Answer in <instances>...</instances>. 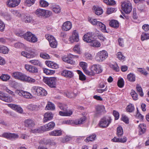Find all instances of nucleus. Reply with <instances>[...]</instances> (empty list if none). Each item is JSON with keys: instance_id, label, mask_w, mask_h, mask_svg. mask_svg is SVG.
Segmentation results:
<instances>
[{"instance_id": "nucleus-59", "label": "nucleus", "mask_w": 149, "mask_h": 149, "mask_svg": "<svg viewBox=\"0 0 149 149\" xmlns=\"http://www.w3.org/2000/svg\"><path fill=\"white\" fill-rule=\"evenodd\" d=\"M126 108L127 111L130 112H132L134 111V106L132 104L128 105Z\"/></svg>"}, {"instance_id": "nucleus-14", "label": "nucleus", "mask_w": 149, "mask_h": 149, "mask_svg": "<svg viewBox=\"0 0 149 149\" xmlns=\"http://www.w3.org/2000/svg\"><path fill=\"white\" fill-rule=\"evenodd\" d=\"M24 123L25 126L29 128H32L35 125L34 121L31 119L29 118L26 120Z\"/></svg>"}, {"instance_id": "nucleus-62", "label": "nucleus", "mask_w": 149, "mask_h": 149, "mask_svg": "<svg viewBox=\"0 0 149 149\" xmlns=\"http://www.w3.org/2000/svg\"><path fill=\"white\" fill-rule=\"evenodd\" d=\"M18 138L19 135L15 133H11L10 139L11 140H13Z\"/></svg>"}, {"instance_id": "nucleus-24", "label": "nucleus", "mask_w": 149, "mask_h": 149, "mask_svg": "<svg viewBox=\"0 0 149 149\" xmlns=\"http://www.w3.org/2000/svg\"><path fill=\"white\" fill-rule=\"evenodd\" d=\"M86 119V117L84 116L80 118L79 119H77L73 120L72 121V123L76 125L82 124L85 122Z\"/></svg>"}, {"instance_id": "nucleus-57", "label": "nucleus", "mask_w": 149, "mask_h": 149, "mask_svg": "<svg viewBox=\"0 0 149 149\" xmlns=\"http://www.w3.org/2000/svg\"><path fill=\"white\" fill-rule=\"evenodd\" d=\"M89 22L93 25H97L100 21H97L96 19H88Z\"/></svg>"}, {"instance_id": "nucleus-9", "label": "nucleus", "mask_w": 149, "mask_h": 149, "mask_svg": "<svg viewBox=\"0 0 149 149\" xmlns=\"http://www.w3.org/2000/svg\"><path fill=\"white\" fill-rule=\"evenodd\" d=\"M94 33L92 32H88L85 34L83 37V40L87 42L91 43L95 39L93 37Z\"/></svg>"}, {"instance_id": "nucleus-5", "label": "nucleus", "mask_w": 149, "mask_h": 149, "mask_svg": "<svg viewBox=\"0 0 149 149\" xmlns=\"http://www.w3.org/2000/svg\"><path fill=\"white\" fill-rule=\"evenodd\" d=\"M35 14L38 17L45 16L48 17L51 15L52 12L49 10L40 8L37 9L35 11Z\"/></svg>"}, {"instance_id": "nucleus-51", "label": "nucleus", "mask_w": 149, "mask_h": 149, "mask_svg": "<svg viewBox=\"0 0 149 149\" xmlns=\"http://www.w3.org/2000/svg\"><path fill=\"white\" fill-rule=\"evenodd\" d=\"M58 107L61 110L64 111H67V110L68 106L65 104H58Z\"/></svg>"}, {"instance_id": "nucleus-25", "label": "nucleus", "mask_w": 149, "mask_h": 149, "mask_svg": "<svg viewBox=\"0 0 149 149\" xmlns=\"http://www.w3.org/2000/svg\"><path fill=\"white\" fill-rule=\"evenodd\" d=\"M45 64L48 67L56 69L58 68L57 64L50 61H46Z\"/></svg>"}, {"instance_id": "nucleus-17", "label": "nucleus", "mask_w": 149, "mask_h": 149, "mask_svg": "<svg viewBox=\"0 0 149 149\" xmlns=\"http://www.w3.org/2000/svg\"><path fill=\"white\" fill-rule=\"evenodd\" d=\"M71 23L68 21L64 22L62 26L63 30L64 31H67L70 30L72 27Z\"/></svg>"}, {"instance_id": "nucleus-10", "label": "nucleus", "mask_w": 149, "mask_h": 149, "mask_svg": "<svg viewBox=\"0 0 149 149\" xmlns=\"http://www.w3.org/2000/svg\"><path fill=\"white\" fill-rule=\"evenodd\" d=\"M69 40L72 43L74 42H77L79 41V35L76 30H75L73 31L72 36L69 38Z\"/></svg>"}, {"instance_id": "nucleus-7", "label": "nucleus", "mask_w": 149, "mask_h": 149, "mask_svg": "<svg viewBox=\"0 0 149 149\" xmlns=\"http://www.w3.org/2000/svg\"><path fill=\"white\" fill-rule=\"evenodd\" d=\"M75 57L78 58V56L76 55H74L70 54L67 57L63 56L62 58L63 61L67 62L71 64L74 65L75 63V61L74 60V58Z\"/></svg>"}, {"instance_id": "nucleus-39", "label": "nucleus", "mask_w": 149, "mask_h": 149, "mask_svg": "<svg viewBox=\"0 0 149 149\" xmlns=\"http://www.w3.org/2000/svg\"><path fill=\"white\" fill-rule=\"evenodd\" d=\"M44 73L47 75H52L55 72V71L51 70H49L45 68H43Z\"/></svg>"}, {"instance_id": "nucleus-54", "label": "nucleus", "mask_w": 149, "mask_h": 149, "mask_svg": "<svg viewBox=\"0 0 149 149\" xmlns=\"http://www.w3.org/2000/svg\"><path fill=\"white\" fill-rule=\"evenodd\" d=\"M14 46L17 48H21L24 47V45L21 42H17L14 43Z\"/></svg>"}, {"instance_id": "nucleus-22", "label": "nucleus", "mask_w": 149, "mask_h": 149, "mask_svg": "<svg viewBox=\"0 0 149 149\" xmlns=\"http://www.w3.org/2000/svg\"><path fill=\"white\" fill-rule=\"evenodd\" d=\"M91 69V71L94 72L95 74L100 73L102 72V71L99 65H94L92 66Z\"/></svg>"}, {"instance_id": "nucleus-56", "label": "nucleus", "mask_w": 149, "mask_h": 149, "mask_svg": "<svg viewBox=\"0 0 149 149\" xmlns=\"http://www.w3.org/2000/svg\"><path fill=\"white\" fill-rule=\"evenodd\" d=\"M2 100L6 102H11L13 101L12 97L10 96L5 95Z\"/></svg>"}, {"instance_id": "nucleus-23", "label": "nucleus", "mask_w": 149, "mask_h": 149, "mask_svg": "<svg viewBox=\"0 0 149 149\" xmlns=\"http://www.w3.org/2000/svg\"><path fill=\"white\" fill-rule=\"evenodd\" d=\"M22 19L23 21L26 23H30L32 21V17L27 14H24L22 16Z\"/></svg>"}, {"instance_id": "nucleus-30", "label": "nucleus", "mask_w": 149, "mask_h": 149, "mask_svg": "<svg viewBox=\"0 0 149 149\" xmlns=\"http://www.w3.org/2000/svg\"><path fill=\"white\" fill-rule=\"evenodd\" d=\"M139 134L141 135L144 134L146 131V127L144 124H140L139 126Z\"/></svg>"}, {"instance_id": "nucleus-4", "label": "nucleus", "mask_w": 149, "mask_h": 149, "mask_svg": "<svg viewBox=\"0 0 149 149\" xmlns=\"http://www.w3.org/2000/svg\"><path fill=\"white\" fill-rule=\"evenodd\" d=\"M122 10L126 14L130 13L132 10L131 3L129 1H124L121 3Z\"/></svg>"}, {"instance_id": "nucleus-44", "label": "nucleus", "mask_w": 149, "mask_h": 149, "mask_svg": "<svg viewBox=\"0 0 149 149\" xmlns=\"http://www.w3.org/2000/svg\"><path fill=\"white\" fill-rule=\"evenodd\" d=\"M77 72L79 74V79L82 81H84L86 79V76L80 70H77Z\"/></svg>"}, {"instance_id": "nucleus-38", "label": "nucleus", "mask_w": 149, "mask_h": 149, "mask_svg": "<svg viewBox=\"0 0 149 149\" xmlns=\"http://www.w3.org/2000/svg\"><path fill=\"white\" fill-rule=\"evenodd\" d=\"M27 108L30 111H37L38 107L37 105L33 104H29L27 106Z\"/></svg>"}, {"instance_id": "nucleus-3", "label": "nucleus", "mask_w": 149, "mask_h": 149, "mask_svg": "<svg viewBox=\"0 0 149 149\" xmlns=\"http://www.w3.org/2000/svg\"><path fill=\"white\" fill-rule=\"evenodd\" d=\"M21 37L32 43H35L38 40L36 36L30 32H27L22 35Z\"/></svg>"}, {"instance_id": "nucleus-20", "label": "nucleus", "mask_w": 149, "mask_h": 149, "mask_svg": "<svg viewBox=\"0 0 149 149\" xmlns=\"http://www.w3.org/2000/svg\"><path fill=\"white\" fill-rule=\"evenodd\" d=\"M22 80V81L25 82L29 83H33L36 81L35 79H33L29 76L24 75V77Z\"/></svg>"}, {"instance_id": "nucleus-1", "label": "nucleus", "mask_w": 149, "mask_h": 149, "mask_svg": "<svg viewBox=\"0 0 149 149\" xmlns=\"http://www.w3.org/2000/svg\"><path fill=\"white\" fill-rule=\"evenodd\" d=\"M112 119L109 116H104L102 118L98 123L100 127L104 128L107 127L111 123Z\"/></svg>"}, {"instance_id": "nucleus-28", "label": "nucleus", "mask_w": 149, "mask_h": 149, "mask_svg": "<svg viewBox=\"0 0 149 149\" xmlns=\"http://www.w3.org/2000/svg\"><path fill=\"white\" fill-rule=\"evenodd\" d=\"M61 130H55L49 133V134L53 136H60L61 135L62 133Z\"/></svg>"}, {"instance_id": "nucleus-16", "label": "nucleus", "mask_w": 149, "mask_h": 149, "mask_svg": "<svg viewBox=\"0 0 149 149\" xmlns=\"http://www.w3.org/2000/svg\"><path fill=\"white\" fill-rule=\"evenodd\" d=\"M25 67L26 69L30 72L36 73L38 72V70L37 68L33 66L25 65Z\"/></svg>"}, {"instance_id": "nucleus-34", "label": "nucleus", "mask_w": 149, "mask_h": 149, "mask_svg": "<svg viewBox=\"0 0 149 149\" xmlns=\"http://www.w3.org/2000/svg\"><path fill=\"white\" fill-rule=\"evenodd\" d=\"M9 51V49L7 47L3 45H0V53L3 54H7Z\"/></svg>"}, {"instance_id": "nucleus-33", "label": "nucleus", "mask_w": 149, "mask_h": 149, "mask_svg": "<svg viewBox=\"0 0 149 149\" xmlns=\"http://www.w3.org/2000/svg\"><path fill=\"white\" fill-rule=\"evenodd\" d=\"M55 109L54 104L51 102H48L45 107V109L48 110H54Z\"/></svg>"}, {"instance_id": "nucleus-45", "label": "nucleus", "mask_w": 149, "mask_h": 149, "mask_svg": "<svg viewBox=\"0 0 149 149\" xmlns=\"http://www.w3.org/2000/svg\"><path fill=\"white\" fill-rule=\"evenodd\" d=\"M124 81L122 78H119L117 82V85L120 88H123L124 85Z\"/></svg>"}, {"instance_id": "nucleus-8", "label": "nucleus", "mask_w": 149, "mask_h": 149, "mask_svg": "<svg viewBox=\"0 0 149 149\" xmlns=\"http://www.w3.org/2000/svg\"><path fill=\"white\" fill-rule=\"evenodd\" d=\"M95 116H101L106 113L104 107L103 105H97L95 107Z\"/></svg>"}, {"instance_id": "nucleus-50", "label": "nucleus", "mask_w": 149, "mask_h": 149, "mask_svg": "<svg viewBox=\"0 0 149 149\" xmlns=\"http://www.w3.org/2000/svg\"><path fill=\"white\" fill-rule=\"evenodd\" d=\"M130 94L134 100H136L138 99V94L134 90H132Z\"/></svg>"}, {"instance_id": "nucleus-46", "label": "nucleus", "mask_w": 149, "mask_h": 149, "mask_svg": "<svg viewBox=\"0 0 149 149\" xmlns=\"http://www.w3.org/2000/svg\"><path fill=\"white\" fill-rule=\"evenodd\" d=\"M141 38L142 41L149 39V33H143L141 36Z\"/></svg>"}, {"instance_id": "nucleus-53", "label": "nucleus", "mask_w": 149, "mask_h": 149, "mask_svg": "<svg viewBox=\"0 0 149 149\" xmlns=\"http://www.w3.org/2000/svg\"><path fill=\"white\" fill-rule=\"evenodd\" d=\"M40 56L41 58L45 59H48L50 58L49 55L48 54L44 52L40 53Z\"/></svg>"}, {"instance_id": "nucleus-64", "label": "nucleus", "mask_w": 149, "mask_h": 149, "mask_svg": "<svg viewBox=\"0 0 149 149\" xmlns=\"http://www.w3.org/2000/svg\"><path fill=\"white\" fill-rule=\"evenodd\" d=\"M53 10L56 13H58L60 12L61 8L58 6H56L53 8Z\"/></svg>"}, {"instance_id": "nucleus-6", "label": "nucleus", "mask_w": 149, "mask_h": 149, "mask_svg": "<svg viewBox=\"0 0 149 149\" xmlns=\"http://www.w3.org/2000/svg\"><path fill=\"white\" fill-rule=\"evenodd\" d=\"M107 52L105 50H102L99 52L96 56V60L98 61H102L108 57Z\"/></svg>"}, {"instance_id": "nucleus-55", "label": "nucleus", "mask_w": 149, "mask_h": 149, "mask_svg": "<svg viewBox=\"0 0 149 149\" xmlns=\"http://www.w3.org/2000/svg\"><path fill=\"white\" fill-rule=\"evenodd\" d=\"M136 89L140 96L141 97L143 96V93L142 88L141 86L139 85H137L136 87Z\"/></svg>"}, {"instance_id": "nucleus-26", "label": "nucleus", "mask_w": 149, "mask_h": 149, "mask_svg": "<svg viewBox=\"0 0 149 149\" xmlns=\"http://www.w3.org/2000/svg\"><path fill=\"white\" fill-rule=\"evenodd\" d=\"M22 56H23L27 58H33L35 56L34 53L33 52L28 53L26 52L22 51L21 53Z\"/></svg>"}, {"instance_id": "nucleus-42", "label": "nucleus", "mask_w": 149, "mask_h": 149, "mask_svg": "<svg viewBox=\"0 0 149 149\" xmlns=\"http://www.w3.org/2000/svg\"><path fill=\"white\" fill-rule=\"evenodd\" d=\"M96 137V135L95 134H93L92 135L87 137L85 141L86 142H88L90 141H94Z\"/></svg>"}, {"instance_id": "nucleus-48", "label": "nucleus", "mask_w": 149, "mask_h": 149, "mask_svg": "<svg viewBox=\"0 0 149 149\" xmlns=\"http://www.w3.org/2000/svg\"><path fill=\"white\" fill-rule=\"evenodd\" d=\"M39 3L40 6L42 7H47L49 5L48 3L44 0H40L39 1Z\"/></svg>"}, {"instance_id": "nucleus-43", "label": "nucleus", "mask_w": 149, "mask_h": 149, "mask_svg": "<svg viewBox=\"0 0 149 149\" xmlns=\"http://www.w3.org/2000/svg\"><path fill=\"white\" fill-rule=\"evenodd\" d=\"M116 134L118 137L121 136L123 134V128L121 126L117 127V128Z\"/></svg>"}, {"instance_id": "nucleus-47", "label": "nucleus", "mask_w": 149, "mask_h": 149, "mask_svg": "<svg viewBox=\"0 0 149 149\" xmlns=\"http://www.w3.org/2000/svg\"><path fill=\"white\" fill-rule=\"evenodd\" d=\"M21 92H22V96L25 98H29L32 97L31 94L28 92L24 91H23Z\"/></svg>"}, {"instance_id": "nucleus-13", "label": "nucleus", "mask_w": 149, "mask_h": 149, "mask_svg": "<svg viewBox=\"0 0 149 149\" xmlns=\"http://www.w3.org/2000/svg\"><path fill=\"white\" fill-rule=\"evenodd\" d=\"M25 74L19 72H14L12 73V76L14 78L22 81Z\"/></svg>"}, {"instance_id": "nucleus-40", "label": "nucleus", "mask_w": 149, "mask_h": 149, "mask_svg": "<svg viewBox=\"0 0 149 149\" xmlns=\"http://www.w3.org/2000/svg\"><path fill=\"white\" fill-rule=\"evenodd\" d=\"M127 79L131 82H134L136 79L135 75L133 73H130L127 75Z\"/></svg>"}, {"instance_id": "nucleus-63", "label": "nucleus", "mask_w": 149, "mask_h": 149, "mask_svg": "<svg viewBox=\"0 0 149 149\" xmlns=\"http://www.w3.org/2000/svg\"><path fill=\"white\" fill-rule=\"evenodd\" d=\"M116 11V9L114 8H108L107 10V14H109L113 12H115Z\"/></svg>"}, {"instance_id": "nucleus-32", "label": "nucleus", "mask_w": 149, "mask_h": 149, "mask_svg": "<svg viewBox=\"0 0 149 149\" xmlns=\"http://www.w3.org/2000/svg\"><path fill=\"white\" fill-rule=\"evenodd\" d=\"M64 95L65 96L70 98H74L77 96L76 94L68 91L65 92L64 93Z\"/></svg>"}, {"instance_id": "nucleus-41", "label": "nucleus", "mask_w": 149, "mask_h": 149, "mask_svg": "<svg viewBox=\"0 0 149 149\" xmlns=\"http://www.w3.org/2000/svg\"><path fill=\"white\" fill-rule=\"evenodd\" d=\"M72 112L71 111H70L69 112L64 111H60L59 112V114L62 116H69L72 114Z\"/></svg>"}, {"instance_id": "nucleus-52", "label": "nucleus", "mask_w": 149, "mask_h": 149, "mask_svg": "<svg viewBox=\"0 0 149 149\" xmlns=\"http://www.w3.org/2000/svg\"><path fill=\"white\" fill-rule=\"evenodd\" d=\"M46 125V127H47V129H48V130L49 131L53 129L54 128L55 125L54 122H51Z\"/></svg>"}, {"instance_id": "nucleus-27", "label": "nucleus", "mask_w": 149, "mask_h": 149, "mask_svg": "<svg viewBox=\"0 0 149 149\" xmlns=\"http://www.w3.org/2000/svg\"><path fill=\"white\" fill-rule=\"evenodd\" d=\"M109 24L110 26L115 28H117L119 26V22L116 20H111Z\"/></svg>"}, {"instance_id": "nucleus-12", "label": "nucleus", "mask_w": 149, "mask_h": 149, "mask_svg": "<svg viewBox=\"0 0 149 149\" xmlns=\"http://www.w3.org/2000/svg\"><path fill=\"white\" fill-rule=\"evenodd\" d=\"M8 106L12 109L15 111L19 113H22L23 112V110L22 108L19 105L12 104H9Z\"/></svg>"}, {"instance_id": "nucleus-21", "label": "nucleus", "mask_w": 149, "mask_h": 149, "mask_svg": "<svg viewBox=\"0 0 149 149\" xmlns=\"http://www.w3.org/2000/svg\"><path fill=\"white\" fill-rule=\"evenodd\" d=\"M53 117V115L51 112H47L44 114L43 121L45 123L48 120L52 119Z\"/></svg>"}, {"instance_id": "nucleus-18", "label": "nucleus", "mask_w": 149, "mask_h": 149, "mask_svg": "<svg viewBox=\"0 0 149 149\" xmlns=\"http://www.w3.org/2000/svg\"><path fill=\"white\" fill-rule=\"evenodd\" d=\"M92 9L95 14L97 15H101L103 12L102 9L101 7H99L98 6H93Z\"/></svg>"}, {"instance_id": "nucleus-58", "label": "nucleus", "mask_w": 149, "mask_h": 149, "mask_svg": "<svg viewBox=\"0 0 149 149\" xmlns=\"http://www.w3.org/2000/svg\"><path fill=\"white\" fill-rule=\"evenodd\" d=\"M10 78V77L8 74H4L2 75L0 77V78L3 81H7Z\"/></svg>"}, {"instance_id": "nucleus-60", "label": "nucleus", "mask_w": 149, "mask_h": 149, "mask_svg": "<svg viewBox=\"0 0 149 149\" xmlns=\"http://www.w3.org/2000/svg\"><path fill=\"white\" fill-rule=\"evenodd\" d=\"M71 139V138L70 136H66L62 139L61 141L63 143H65L69 141Z\"/></svg>"}, {"instance_id": "nucleus-29", "label": "nucleus", "mask_w": 149, "mask_h": 149, "mask_svg": "<svg viewBox=\"0 0 149 149\" xmlns=\"http://www.w3.org/2000/svg\"><path fill=\"white\" fill-rule=\"evenodd\" d=\"M40 87L37 86H34L32 87L31 89V93L33 95L38 96L40 91Z\"/></svg>"}, {"instance_id": "nucleus-31", "label": "nucleus", "mask_w": 149, "mask_h": 149, "mask_svg": "<svg viewBox=\"0 0 149 149\" xmlns=\"http://www.w3.org/2000/svg\"><path fill=\"white\" fill-rule=\"evenodd\" d=\"M97 26H99L100 30L103 32L107 33V31L106 30V26L103 23L100 22L98 23Z\"/></svg>"}, {"instance_id": "nucleus-37", "label": "nucleus", "mask_w": 149, "mask_h": 149, "mask_svg": "<svg viewBox=\"0 0 149 149\" xmlns=\"http://www.w3.org/2000/svg\"><path fill=\"white\" fill-rule=\"evenodd\" d=\"M39 90L38 96H43L47 95V91L43 88L40 87Z\"/></svg>"}, {"instance_id": "nucleus-11", "label": "nucleus", "mask_w": 149, "mask_h": 149, "mask_svg": "<svg viewBox=\"0 0 149 149\" xmlns=\"http://www.w3.org/2000/svg\"><path fill=\"white\" fill-rule=\"evenodd\" d=\"M51 47L55 48L57 47V43L54 38L52 36L49 35L47 37Z\"/></svg>"}, {"instance_id": "nucleus-2", "label": "nucleus", "mask_w": 149, "mask_h": 149, "mask_svg": "<svg viewBox=\"0 0 149 149\" xmlns=\"http://www.w3.org/2000/svg\"><path fill=\"white\" fill-rule=\"evenodd\" d=\"M43 82L51 88H55L56 87V78L55 77H44Z\"/></svg>"}, {"instance_id": "nucleus-61", "label": "nucleus", "mask_w": 149, "mask_h": 149, "mask_svg": "<svg viewBox=\"0 0 149 149\" xmlns=\"http://www.w3.org/2000/svg\"><path fill=\"white\" fill-rule=\"evenodd\" d=\"M79 65L82 68L84 71L87 69V64L86 63L81 62L80 63Z\"/></svg>"}, {"instance_id": "nucleus-19", "label": "nucleus", "mask_w": 149, "mask_h": 149, "mask_svg": "<svg viewBox=\"0 0 149 149\" xmlns=\"http://www.w3.org/2000/svg\"><path fill=\"white\" fill-rule=\"evenodd\" d=\"M61 74L62 76L69 78H71L74 76V74L72 71L67 70L62 71Z\"/></svg>"}, {"instance_id": "nucleus-36", "label": "nucleus", "mask_w": 149, "mask_h": 149, "mask_svg": "<svg viewBox=\"0 0 149 149\" xmlns=\"http://www.w3.org/2000/svg\"><path fill=\"white\" fill-rule=\"evenodd\" d=\"M90 45L91 46L94 47H99L101 46L100 42L95 39L90 43Z\"/></svg>"}, {"instance_id": "nucleus-49", "label": "nucleus", "mask_w": 149, "mask_h": 149, "mask_svg": "<svg viewBox=\"0 0 149 149\" xmlns=\"http://www.w3.org/2000/svg\"><path fill=\"white\" fill-rule=\"evenodd\" d=\"M30 62L33 65H38L40 67H41L42 64L41 62L38 60H33L30 61Z\"/></svg>"}, {"instance_id": "nucleus-15", "label": "nucleus", "mask_w": 149, "mask_h": 149, "mask_svg": "<svg viewBox=\"0 0 149 149\" xmlns=\"http://www.w3.org/2000/svg\"><path fill=\"white\" fill-rule=\"evenodd\" d=\"M21 0H8L7 4L10 7H14L18 5Z\"/></svg>"}, {"instance_id": "nucleus-35", "label": "nucleus", "mask_w": 149, "mask_h": 149, "mask_svg": "<svg viewBox=\"0 0 149 149\" xmlns=\"http://www.w3.org/2000/svg\"><path fill=\"white\" fill-rule=\"evenodd\" d=\"M40 130L43 131H48V129H47V127H46V125H45L44 126H40L38 129L34 130H33V132L36 133L39 132Z\"/></svg>"}]
</instances>
